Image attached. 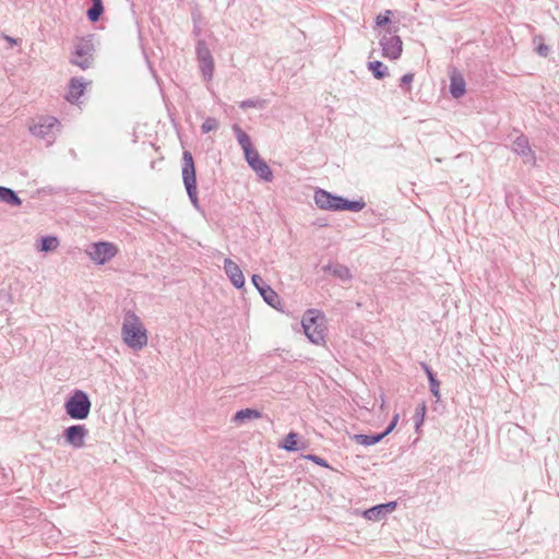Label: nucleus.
<instances>
[{"label": "nucleus", "instance_id": "f257e3e1", "mask_svg": "<svg viewBox=\"0 0 559 559\" xmlns=\"http://www.w3.org/2000/svg\"><path fill=\"white\" fill-rule=\"evenodd\" d=\"M121 337L123 343L133 350H141L147 346L148 332L134 312L126 313L121 326Z\"/></svg>", "mask_w": 559, "mask_h": 559}, {"label": "nucleus", "instance_id": "f03ea898", "mask_svg": "<svg viewBox=\"0 0 559 559\" xmlns=\"http://www.w3.org/2000/svg\"><path fill=\"white\" fill-rule=\"evenodd\" d=\"M314 202L318 207L325 211L358 212L365 207L364 201H347L322 189L314 192Z\"/></svg>", "mask_w": 559, "mask_h": 559}, {"label": "nucleus", "instance_id": "7ed1b4c3", "mask_svg": "<svg viewBox=\"0 0 559 559\" xmlns=\"http://www.w3.org/2000/svg\"><path fill=\"white\" fill-rule=\"evenodd\" d=\"M302 328L307 337L314 344L324 342L325 320L318 310H308L302 318Z\"/></svg>", "mask_w": 559, "mask_h": 559}, {"label": "nucleus", "instance_id": "20e7f679", "mask_svg": "<svg viewBox=\"0 0 559 559\" xmlns=\"http://www.w3.org/2000/svg\"><path fill=\"white\" fill-rule=\"evenodd\" d=\"M182 180L189 195V199L195 209L199 207V198L197 189L195 166L192 154L183 152Z\"/></svg>", "mask_w": 559, "mask_h": 559}, {"label": "nucleus", "instance_id": "39448f33", "mask_svg": "<svg viewBox=\"0 0 559 559\" xmlns=\"http://www.w3.org/2000/svg\"><path fill=\"white\" fill-rule=\"evenodd\" d=\"M64 408L71 418L85 419L91 411V401L85 392L76 390L66 402Z\"/></svg>", "mask_w": 559, "mask_h": 559}, {"label": "nucleus", "instance_id": "423d86ee", "mask_svg": "<svg viewBox=\"0 0 559 559\" xmlns=\"http://www.w3.org/2000/svg\"><path fill=\"white\" fill-rule=\"evenodd\" d=\"M59 127L60 122L56 117L49 115H39L31 120L28 130L34 136L44 139L53 133V131Z\"/></svg>", "mask_w": 559, "mask_h": 559}, {"label": "nucleus", "instance_id": "0eeeda50", "mask_svg": "<svg viewBox=\"0 0 559 559\" xmlns=\"http://www.w3.org/2000/svg\"><path fill=\"white\" fill-rule=\"evenodd\" d=\"M118 253L115 243L108 241L94 242L86 250V254L97 264H105Z\"/></svg>", "mask_w": 559, "mask_h": 559}, {"label": "nucleus", "instance_id": "6e6552de", "mask_svg": "<svg viewBox=\"0 0 559 559\" xmlns=\"http://www.w3.org/2000/svg\"><path fill=\"white\" fill-rule=\"evenodd\" d=\"M246 159L251 168L265 181H271L273 174L269 165L260 157L257 150L252 148L245 153Z\"/></svg>", "mask_w": 559, "mask_h": 559}, {"label": "nucleus", "instance_id": "1a4fd4ad", "mask_svg": "<svg viewBox=\"0 0 559 559\" xmlns=\"http://www.w3.org/2000/svg\"><path fill=\"white\" fill-rule=\"evenodd\" d=\"M400 419V415L395 414L392 418L391 424L389 427L383 431L382 433L376 435V436H367V435H355L352 437V440H354L357 444L361 445H371L377 442H379L382 438H384L386 435H389L397 425Z\"/></svg>", "mask_w": 559, "mask_h": 559}, {"label": "nucleus", "instance_id": "9d476101", "mask_svg": "<svg viewBox=\"0 0 559 559\" xmlns=\"http://www.w3.org/2000/svg\"><path fill=\"white\" fill-rule=\"evenodd\" d=\"M86 85L87 83L83 82L81 79H71L64 98L71 104L78 103L80 97L84 94Z\"/></svg>", "mask_w": 559, "mask_h": 559}, {"label": "nucleus", "instance_id": "9b49d317", "mask_svg": "<svg viewBox=\"0 0 559 559\" xmlns=\"http://www.w3.org/2000/svg\"><path fill=\"white\" fill-rule=\"evenodd\" d=\"M224 270L235 287L241 288L245 285V276L237 263L230 259H225Z\"/></svg>", "mask_w": 559, "mask_h": 559}, {"label": "nucleus", "instance_id": "f8f14e48", "mask_svg": "<svg viewBox=\"0 0 559 559\" xmlns=\"http://www.w3.org/2000/svg\"><path fill=\"white\" fill-rule=\"evenodd\" d=\"M382 52L384 57L392 60L397 59L402 53V40L399 36H391L382 43Z\"/></svg>", "mask_w": 559, "mask_h": 559}, {"label": "nucleus", "instance_id": "ddd939ff", "mask_svg": "<svg viewBox=\"0 0 559 559\" xmlns=\"http://www.w3.org/2000/svg\"><path fill=\"white\" fill-rule=\"evenodd\" d=\"M397 503L395 501L378 504L374 506L368 510H366L362 515L365 519L369 521H379L383 515L384 512H392L396 509Z\"/></svg>", "mask_w": 559, "mask_h": 559}, {"label": "nucleus", "instance_id": "4468645a", "mask_svg": "<svg viewBox=\"0 0 559 559\" xmlns=\"http://www.w3.org/2000/svg\"><path fill=\"white\" fill-rule=\"evenodd\" d=\"M281 448L289 452L304 451L306 442L298 433L289 432L281 443Z\"/></svg>", "mask_w": 559, "mask_h": 559}, {"label": "nucleus", "instance_id": "2eb2a0df", "mask_svg": "<svg viewBox=\"0 0 559 559\" xmlns=\"http://www.w3.org/2000/svg\"><path fill=\"white\" fill-rule=\"evenodd\" d=\"M87 433V430L84 426H71L66 431V438L68 442L75 447H81L84 443V438Z\"/></svg>", "mask_w": 559, "mask_h": 559}, {"label": "nucleus", "instance_id": "dca6fc26", "mask_svg": "<svg viewBox=\"0 0 559 559\" xmlns=\"http://www.w3.org/2000/svg\"><path fill=\"white\" fill-rule=\"evenodd\" d=\"M198 55L203 74L211 79L214 71V60L211 56V52L205 48H201L199 49Z\"/></svg>", "mask_w": 559, "mask_h": 559}, {"label": "nucleus", "instance_id": "f3484780", "mask_svg": "<svg viewBox=\"0 0 559 559\" xmlns=\"http://www.w3.org/2000/svg\"><path fill=\"white\" fill-rule=\"evenodd\" d=\"M261 417H262V414L259 411L252 409V408H245V409L238 411L234 415L233 421L237 426H240L243 423H246L247 420H255V419H259Z\"/></svg>", "mask_w": 559, "mask_h": 559}, {"label": "nucleus", "instance_id": "a211bd4d", "mask_svg": "<svg viewBox=\"0 0 559 559\" xmlns=\"http://www.w3.org/2000/svg\"><path fill=\"white\" fill-rule=\"evenodd\" d=\"M450 91L453 97L459 98L465 93V81L461 74L451 75Z\"/></svg>", "mask_w": 559, "mask_h": 559}, {"label": "nucleus", "instance_id": "6ab92c4d", "mask_svg": "<svg viewBox=\"0 0 559 559\" xmlns=\"http://www.w3.org/2000/svg\"><path fill=\"white\" fill-rule=\"evenodd\" d=\"M534 51L543 58H547L550 53V47L545 43L543 35H535L532 39Z\"/></svg>", "mask_w": 559, "mask_h": 559}, {"label": "nucleus", "instance_id": "aec40b11", "mask_svg": "<svg viewBox=\"0 0 559 559\" xmlns=\"http://www.w3.org/2000/svg\"><path fill=\"white\" fill-rule=\"evenodd\" d=\"M90 59L88 48H76L72 62L82 69H86L90 66Z\"/></svg>", "mask_w": 559, "mask_h": 559}, {"label": "nucleus", "instance_id": "412c9836", "mask_svg": "<svg viewBox=\"0 0 559 559\" xmlns=\"http://www.w3.org/2000/svg\"><path fill=\"white\" fill-rule=\"evenodd\" d=\"M0 201L16 206L21 205L22 203L21 199L13 190L4 187H0Z\"/></svg>", "mask_w": 559, "mask_h": 559}, {"label": "nucleus", "instance_id": "4be33fe9", "mask_svg": "<svg viewBox=\"0 0 559 559\" xmlns=\"http://www.w3.org/2000/svg\"><path fill=\"white\" fill-rule=\"evenodd\" d=\"M233 130L236 133L237 140L241 148L243 150V153H247L248 151L253 148L250 142V138L241 128H239L238 126H234Z\"/></svg>", "mask_w": 559, "mask_h": 559}, {"label": "nucleus", "instance_id": "5701e85b", "mask_svg": "<svg viewBox=\"0 0 559 559\" xmlns=\"http://www.w3.org/2000/svg\"><path fill=\"white\" fill-rule=\"evenodd\" d=\"M260 294L263 299L272 307H276V304L280 301L278 295L274 292L270 286H264L259 288Z\"/></svg>", "mask_w": 559, "mask_h": 559}, {"label": "nucleus", "instance_id": "b1692460", "mask_svg": "<svg viewBox=\"0 0 559 559\" xmlns=\"http://www.w3.org/2000/svg\"><path fill=\"white\" fill-rule=\"evenodd\" d=\"M92 1H93V5L87 11V17L92 22H96V21H98V19L100 17V15L103 13V10H104L103 3H102V0H92Z\"/></svg>", "mask_w": 559, "mask_h": 559}, {"label": "nucleus", "instance_id": "393cba45", "mask_svg": "<svg viewBox=\"0 0 559 559\" xmlns=\"http://www.w3.org/2000/svg\"><path fill=\"white\" fill-rule=\"evenodd\" d=\"M368 68L376 79L380 80L386 75V67L380 61L369 62Z\"/></svg>", "mask_w": 559, "mask_h": 559}, {"label": "nucleus", "instance_id": "a878e982", "mask_svg": "<svg viewBox=\"0 0 559 559\" xmlns=\"http://www.w3.org/2000/svg\"><path fill=\"white\" fill-rule=\"evenodd\" d=\"M58 246L59 240L57 237L49 236L41 239V251H53L58 248Z\"/></svg>", "mask_w": 559, "mask_h": 559}, {"label": "nucleus", "instance_id": "bb28decb", "mask_svg": "<svg viewBox=\"0 0 559 559\" xmlns=\"http://www.w3.org/2000/svg\"><path fill=\"white\" fill-rule=\"evenodd\" d=\"M426 372H427V376H428V379H429V382H430V388H431L432 394L436 397H439V395H440V391H439L440 383H439V381L435 378L433 373L431 372V370L428 367H426Z\"/></svg>", "mask_w": 559, "mask_h": 559}, {"label": "nucleus", "instance_id": "cd10ccee", "mask_svg": "<svg viewBox=\"0 0 559 559\" xmlns=\"http://www.w3.org/2000/svg\"><path fill=\"white\" fill-rule=\"evenodd\" d=\"M218 127V123L216 121V119L214 118H207L203 123H202V131L204 133H209L213 130H215L216 128Z\"/></svg>", "mask_w": 559, "mask_h": 559}, {"label": "nucleus", "instance_id": "c85d7f7f", "mask_svg": "<svg viewBox=\"0 0 559 559\" xmlns=\"http://www.w3.org/2000/svg\"><path fill=\"white\" fill-rule=\"evenodd\" d=\"M390 14H391V11H385L384 14H379L376 19V23L378 26H382V25H385L390 22Z\"/></svg>", "mask_w": 559, "mask_h": 559}, {"label": "nucleus", "instance_id": "c756f323", "mask_svg": "<svg viewBox=\"0 0 559 559\" xmlns=\"http://www.w3.org/2000/svg\"><path fill=\"white\" fill-rule=\"evenodd\" d=\"M252 283H253V285L257 287V289H258V290H259V288H262V287H263V286L261 285V283H262V278H261L259 275H257V274L252 275Z\"/></svg>", "mask_w": 559, "mask_h": 559}, {"label": "nucleus", "instance_id": "7c9ffc66", "mask_svg": "<svg viewBox=\"0 0 559 559\" xmlns=\"http://www.w3.org/2000/svg\"><path fill=\"white\" fill-rule=\"evenodd\" d=\"M414 75L408 73L402 76L401 83L409 85L413 82Z\"/></svg>", "mask_w": 559, "mask_h": 559}, {"label": "nucleus", "instance_id": "2f4dec72", "mask_svg": "<svg viewBox=\"0 0 559 559\" xmlns=\"http://www.w3.org/2000/svg\"><path fill=\"white\" fill-rule=\"evenodd\" d=\"M425 412H426V407H425V405H421V406H420V408L417 411V415H418V417H419V424H418V426H419L420 424H423V421H424Z\"/></svg>", "mask_w": 559, "mask_h": 559}, {"label": "nucleus", "instance_id": "473e14b6", "mask_svg": "<svg viewBox=\"0 0 559 559\" xmlns=\"http://www.w3.org/2000/svg\"><path fill=\"white\" fill-rule=\"evenodd\" d=\"M526 162L528 160V156H532L534 158V153L532 152L531 147L528 146V143L526 142Z\"/></svg>", "mask_w": 559, "mask_h": 559}, {"label": "nucleus", "instance_id": "72a5a7b5", "mask_svg": "<svg viewBox=\"0 0 559 559\" xmlns=\"http://www.w3.org/2000/svg\"><path fill=\"white\" fill-rule=\"evenodd\" d=\"M311 459H314V462L319 465H325L324 461L320 456H310Z\"/></svg>", "mask_w": 559, "mask_h": 559}]
</instances>
